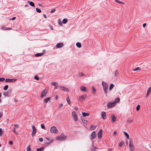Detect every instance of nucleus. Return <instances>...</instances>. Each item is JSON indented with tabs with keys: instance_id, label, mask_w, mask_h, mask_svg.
<instances>
[{
	"instance_id": "46",
	"label": "nucleus",
	"mask_w": 151,
	"mask_h": 151,
	"mask_svg": "<svg viewBox=\"0 0 151 151\" xmlns=\"http://www.w3.org/2000/svg\"><path fill=\"white\" fill-rule=\"evenodd\" d=\"M133 121V120L129 119H128V120L127 121V122H129V123H132Z\"/></svg>"
},
{
	"instance_id": "40",
	"label": "nucleus",
	"mask_w": 151,
	"mask_h": 151,
	"mask_svg": "<svg viewBox=\"0 0 151 151\" xmlns=\"http://www.w3.org/2000/svg\"><path fill=\"white\" fill-rule=\"evenodd\" d=\"M46 139H47V140H48L49 141V142H46V143H47V144H49L51 142H52V140H49V139L47 137L46 138Z\"/></svg>"
},
{
	"instance_id": "14",
	"label": "nucleus",
	"mask_w": 151,
	"mask_h": 151,
	"mask_svg": "<svg viewBox=\"0 0 151 151\" xmlns=\"http://www.w3.org/2000/svg\"><path fill=\"white\" fill-rule=\"evenodd\" d=\"M60 88L63 91H69L68 88L65 87L64 86H61L60 87Z\"/></svg>"
},
{
	"instance_id": "36",
	"label": "nucleus",
	"mask_w": 151,
	"mask_h": 151,
	"mask_svg": "<svg viewBox=\"0 0 151 151\" xmlns=\"http://www.w3.org/2000/svg\"><path fill=\"white\" fill-rule=\"evenodd\" d=\"M27 150V151H31V149L30 148V145H29L28 146Z\"/></svg>"
},
{
	"instance_id": "17",
	"label": "nucleus",
	"mask_w": 151,
	"mask_h": 151,
	"mask_svg": "<svg viewBox=\"0 0 151 151\" xmlns=\"http://www.w3.org/2000/svg\"><path fill=\"white\" fill-rule=\"evenodd\" d=\"M43 55V53H37L35 55V56L37 57L42 56Z\"/></svg>"
},
{
	"instance_id": "55",
	"label": "nucleus",
	"mask_w": 151,
	"mask_h": 151,
	"mask_svg": "<svg viewBox=\"0 0 151 151\" xmlns=\"http://www.w3.org/2000/svg\"><path fill=\"white\" fill-rule=\"evenodd\" d=\"M63 106V104H61L59 106V108H61V107H62Z\"/></svg>"
},
{
	"instance_id": "61",
	"label": "nucleus",
	"mask_w": 151,
	"mask_h": 151,
	"mask_svg": "<svg viewBox=\"0 0 151 151\" xmlns=\"http://www.w3.org/2000/svg\"><path fill=\"white\" fill-rule=\"evenodd\" d=\"M116 134H117V132H116V131L114 132L113 133L114 135H115Z\"/></svg>"
},
{
	"instance_id": "6",
	"label": "nucleus",
	"mask_w": 151,
	"mask_h": 151,
	"mask_svg": "<svg viewBox=\"0 0 151 151\" xmlns=\"http://www.w3.org/2000/svg\"><path fill=\"white\" fill-rule=\"evenodd\" d=\"M48 92V90L47 89H44L42 92L41 94V96L40 97L41 98H43L47 94Z\"/></svg>"
},
{
	"instance_id": "57",
	"label": "nucleus",
	"mask_w": 151,
	"mask_h": 151,
	"mask_svg": "<svg viewBox=\"0 0 151 151\" xmlns=\"http://www.w3.org/2000/svg\"><path fill=\"white\" fill-rule=\"evenodd\" d=\"M9 144L10 145H12L13 144V142L12 141H9Z\"/></svg>"
},
{
	"instance_id": "54",
	"label": "nucleus",
	"mask_w": 151,
	"mask_h": 151,
	"mask_svg": "<svg viewBox=\"0 0 151 151\" xmlns=\"http://www.w3.org/2000/svg\"><path fill=\"white\" fill-rule=\"evenodd\" d=\"M39 141L40 142H42L43 141V139L42 138H40L39 139Z\"/></svg>"
},
{
	"instance_id": "32",
	"label": "nucleus",
	"mask_w": 151,
	"mask_h": 151,
	"mask_svg": "<svg viewBox=\"0 0 151 151\" xmlns=\"http://www.w3.org/2000/svg\"><path fill=\"white\" fill-rule=\"evenodd\" d=\"M76 45L79 48H80L81 47V44L80 42H77L76 43Z\"/></svg>"
},
{
	"instance_id": "26",
	"label": "nucleus",
	"mask_w": 151,
	"mask_h": 151,
	"mask_svg": "<svg viewBox=\"0 0 151 151\" xmlns=\"http://www.w3.org/2000/svg\"><path fill=\"white\" fill-rule=\"evenodd\" d=\"M124 144V141H122L119 143V147H122L123 146V145Z\"/></svg>"
},
{
	"instance_id": "53",
	"label": "nucleus",
	"mask_w": 151,
	"mask_h": 151,
	"mask_svg": "<svg viewBox=\"0 0 151 151\" xmlns=\"http://www.w3.org/2000/svg\"><path fill=\"white\" fill-rule=\"evenodd\" d=\"M49 27H50V29H51L52 30H53V28L52 26L51 25H49Z\"/></svg>"
},
{
	"instance_id": "41",
	"label": "nucleus",
	"mask_w": 151,
	"mask_h": 151,
	"mask_svg": "<svg viewBox=\"0 0 151 151\" xmlns=\"http://www.w3.org/2000/svg\"><path fill=\"white\" fill-rule=\"evenodd\" d=\"M84 75V74L82 73H79L78 75V77H81L83 76Z\"/></svg>"
},
{
	"instance_id": "1",
	"label": "nucleus",
	"mask_w": 151,
	"mask_h": 151,
	"mask_svg": "<svg viewBox=\"0 0 151 151\" xmlns=\"http://www.w3.org/2000/svg\"><path fill=\"white\" fill-rule=\"evenodd\" d=\"M102 85L103 87V88L104 91L105 93L106 96H107V93H108V84L105 82L103 81L102 82Z\"/></svg>"
},
{
	"instance_id": "37",
	"label": "nucleus",
	"mask_w": 151,
	"mask_h": 151,
	"mask_svg": "<svg viewBox=\"0 0 151 151\" xmlns=\"http://www.w3.org/2000/svg\"><path fill=\"white\" fill-rule=\"evenodd\" d=\"M13 132L16 134L17 135L18 134V132L16 131L15 130V129L14 127L13 129Z\"/></svg>"
},
{
	"instance_id": "20",
	"label": "nucleus",
	"mask_w": 151,
	"mask_h": 151,
	"mask_svg": "<svg viewBox=\"0 0 151 151\" xmlns=\"http://www.w3.org/2000/svg\"><path fill=\"white\" fill-rule=\"evenodd\" d=\"M82 114L84 117H85L86 116H89V114L88 113H86L85 112H83L82 113Z\"/></svg>"
},
{
	"instance_id": "58",
	"label": "nucleus",
	"mask_w": 151,
	"mask_h": 151,
	"mask_svg": "<svg viewBox=\"0 0 151 151\" xmlns=\"http://www.w3.org/2000/svg\"><path fill=\"white\" fill-rule=\"evenodd\" d=\"M146 23H144L143 24V26L144 27H145V26H146Z\"/></svg>"
},
{
	"instance_id": "2",
	"label": "nucleus",
	"mask_w": 151,
	"mask_h": 151,
	"mask_svg": "<svg viewBox=\"0 0 151 151\" xmlns=\"http://www.w3.org/2000/svg\"><path fill=\"white\" fill-rule=\"evenodd\" d=\"M66 137L65 136L64 134H62L59 136H58L56 137L57 140L59 141H62L65 140L66 139Z\"/></svg>"
},
{
	"instance_id": "13",
	"label": "nucleus",
	"mask_w": 151,
	"mask_h": 151,
	"mask_svg": "<svg viewBox=\"0 0 151 151\" xmlns=\"http://www.w3.org/2000/svg\"><path fill=\"white\" fill-rule=\"evenodd\" d=\"M64 46V45L62 43H58L56 45V47L58 48H60L63 47Z\"/></svg>"
},
{
	"instance_id": "38",
	"label": "nucleus",
	"mask_w": 151,
	"mask_h": 151,
	"mask_svg": "<svg viewBox=\"0 0 151 151\" xmlns=\"http://www.w3.org/2000/svg\"><path fill=\"white\" fill-rule=\"evenodd\" d=\"M3 133V132L2 131L1 128H0V136H2Z\"/></svg>"
},
{
	"instance_id": "44",
	"label": "nucleus",
	"mask_w": 151,
	"mask_h": 151,
	"mask_svg": "<svg viewBox=\"0 0 151 151\" xmlns=\"http://www.w3.org/2000/svg\"><path fill=\"white\" fill-rule=\"evenodd\" d=\"M5 80L4 78H0V82H3Z\"/></svg>"
},
{
	"instance_id": "31",
	"label": "nucleus",
	"mask_w": 151,
	"mask_h": 151,
	"mask_svg": "<svg viewBox=\"0 0 151 151\" xmlns=\"http://www.w3.org/2000/svg\"><path fill=\"white\" fill-rule=\"evenodd\" d=\"M68 22V20L67 19H64L62 21V22L64 24H65L67 23Z\"/></svg>"
},
{
	"instance_id": "51",
	"label": "nucleus",
	"mask_w": 151,
	"mask_h": 151,
	"mask_svg": "<svg viewBox=\"0 0 151 151\" xmlns=\"http://www.w3.org/2000/svg\"><path fill=\"white\" fill-rule=\"evenodd\" d=\"M52 85H53L54 86H56V84H57V83L55 82H53L52 83Z\"/></svg>"
},
{
	"instance_id": "48",
	"label": "nucleus",
	"mask_w": 151,
	"mask_h": 151,
	"mask_svg": "<svg viewBox=\"0 0 151 151\" xmlns=\"http://www.w3.org/2000/svg\"><path fill=\"white\" fill-rule=\"evenodd\" d=\"M41 128H42V129H45V126L43 124H41Z\"/></svg>"
},
{
	"instance_id": "43",
	"label": "nucleus",
	"mask_w": 151,
	"mask_h": 151,
	"mask_svg": "<svg viewBox=\"0 0 151 151\" xmlns=\"http://www.w3.org/2000/svg\"><path fill=\"white\" fill-rule=\"evenodd\" d=\"M7 27L3 26L1 27V29L3 30H7Z\"/></svg>"
},
{
	"instance_id": "52",
	"label": "nucleus",
	"mask_w": 151,
	"mask_h": 151,
	"mask_svg": "<svg viewBox=\"0 0 151 151\" xmlns=\"http://www.w3.org/2000/svg\"><path fill=\"white\" fill-rule=\"evenodd\" d=\"M55 9H53L50 12L51 13H52L55 12Z\"/></svg>"
},
{
	"instance_id": "12",
	"label": "nucleus",
	"mask_w": 151,
	"mask_h": 151,
	"mask_svg": "<svg viewBox=\"0 0 151 151\" xmlns=\"http://www.w3.org/2000/svg\"><path fill=\"white\" fill-rule=\"evenodd\" d=\"M111 121L112 123L115 122L116 120V117L114 115L112 114L111 116Z\"/></svg>"
},
{
	"instance_id": "39",
	"label": "nucleus",
	"mask_w": 151,
	"mask_h": 151,
	"mask_svg": "<svg viewBox=\"0 0 151 151\" xmlns=\"http://www.w3.org/2000/svg\"><path fill=\"white\" fill-rule=\"evenodd\" d=\"M36 10L37 12L38 13H40L41 12V10L40 9L38 8H36Z\"/></svg>"
},
{
	"instance_id": "56",
	"label": "nucleus",
	"mask_w": 151,
	"mask_h": 151,
	"mask_svg": "<svg viewBox=\"0 0 151 151\" xmlns=\"http://www.w3.org/2000/svg\"><path fill=\"white\" fill-rule=\"evenodd\" d=\"M75 109L76 110V111H78V108L77 106H75Z\"/></svg>"
},
{
	"instance_id": "5",
	"label": "nucleus",
	"mask_w": 151,
	"mask_h": 151,
	"mask_svg": "<svg viewBox=\"0 0 151 151\" xmlns=\"http://www.w3.org/2000/svg\"><path fill=\"white\" fill-rule=\"evenodd\" d=\"M72 114L74 120L75 121H77L78 120V116L76 115V112L74 111H73L72 112Z\"/></svg>"
},
{
	"instance_id": "60",
	"label": "nucleus",
	"mask_w": 151,
	"mask_h": 151,
	"mask_svg": "<svg viewBox=\"0 0 151 151\" xmlns=\"http://www.w3.org/2000/svg\"><path fill=\"white\" fill-rule=\"evenodd\" d=\"M16 17H13L12 19H10V20H14L15 19H16Z\"/></svg>"
},
{
	"instance_id": "49",
	"label": "nucleus",
	"mask_w": 151,
	"mask_h": 151,
	"mask_svg": "<svg viewBox=\"0 0 151 151\" xmlns=\"http://www.w3.org/2000/svg\"><path fill=\"white\" fill-rule=\"evenodd\" d=\"M14 128H15V129L18 128L19 127V126L18 125L16 124H14Z\"/></svg>"
},
{
	"instance_id": "34",
	"label": "nucleus",
	"mask_w": 151,
	"mask_h": 151,
	"mask_svg": "<svg viewBox=\"0 0 151 151\" xmlns=\"http://www.w3.org/2000/svg\"><path fill=\"white\" fill-rule=\"evenodd\" d=\"M115 1L116 2L121 4H124V3L122 1H120L119 0H115Z\"/></svg>"
},
{
	"instance_id": "8",
	"label": "nucleus",
	"mask_w": 151,
	"mask_h": 151,
	"mask_svg": "<svg viewBox=\"0 0 151 151\" xmlns=\"http://www.w3.org/2000/svg\"><path fill=\"white\" fill-rule=\"evenodd\" d=\"M115 106V104L114 102H109L107 104V107L109 108H111Z\"/></svg>"
},
{
	"instance_id": "21",
	"label": "nucleus",
	"mask_w": 151,
	"mask_h": 151,
	"mask_svg": "<svg viewBox=\"0 0 151 151\" xmlns=\"http://www.w3.org/2000/svg\"><path fill=\"white\" fill-rule=\"evenodd\" d=\"M81 90L83 91H86V88L84 86H82L81 87Z\"/></svg>"
},
{
	"instance_id": "35",
	"label": "nucleus",
	"mask_w": 151,
	"mask_h": 151,
	"mask_svg": "<svg viewBox=\"0 0 151 151\" xmlns=\"http://www.w3.org/2000/svg\"><path fill=\"white\" fill-rule=\"evenodd\" d=\"M118 72L117 70H116L115 72V76L116 77H118Z\"/></svg>"
},
{
	"instance_id": "25",
	"label": "nucleus",
	"mask_w": 151,
	"mask_h": 151,
	"mask_svg": "<svg viewBox=\"0 0 151 151\" xmlns=\"http://www.w3.org/2000/svg\"><path fill=\"white\" fill-rule=\"evenodd\" d=\"M66 100H67V102H68V103L69 104H70V103H71V102H70V98H69V97L68 96L67 97Z\"/></svg>"
},
{
	"instance_id": "9",
	"label": "nucleus",
	"mask_w": 151,
	"mask_h": 151,
	"mask_svg": "<svg viewBox=\"0 0 151 151\" xmlns=\"http://www.w3.org/2000/svg\"><path fill=\"white\" fill-rule=\"evenodd\" d=\"M32 136H34L36 132V129L34 125L32 126Z\"/></svg>"
},
{
	"instance_id": "29",
	"label": "nucleus",
	"mask_w": 151,
	"mask_h": 151,
	"mask_svg": "<svg viewBox=\"0 0 151 151\" xmlns=\"http://www.w3.org/2000/svg\"><path fill=\"white\" fill-rule=\"evenodd\" d=\"M96 127V126L94 125H92L91 126L90 129L91 130H93L95 129Z\"/></svg>"
},
{
	"instance_id": "16",
	"label": "nucleus",
	"mask_w": 151,
	"mask_h": 151,
	"mask_svg": "<svg viewBox=\"0 0 151 151\" xmlns=\"http://www.w3.org/2000/svg\"><path fill=\"white\" fill-rule=\"evenodd\" d=\"M151 92V86L148 89L147 92V95L146 96V97H147L150 94V93Z\"/></svg>"
},
{
	"instance_id": "42",
	"label": "nucleus",
	"mask_w": 151,
	"mask_h": 151,
	"mask_svg": "<svg viewBox=\"0 0 151 151\" xmlns=\"http://www.w3.org/2000/svg\"><path fill=\"white\" fill-rule=\"evenodd\" d=\"M8 88V85H6L4 87V90H7Z\"/></svg>"
},
{
	"instance_id": "50",
	"label": "nucleus",
	"mask_w": 151,
	"mask_h": 151,
	"mask_svg": "<svg viewBox=\"0 0 151 151\" xmlns=\"http://www.w3.org/2000/svg\"><path fill=\"white\" fill-rule=\"evenodd\" d=\"M140 68L139 67H137L135 68L134 70H133L134 71H136L137 70H140Z\"/></svg>"
},
{
	"instance_id": "62",
	"label": "nucleus",
	"mask_w": 151,
	"mask_h": 151,
	"mask_svg": "<svg viewBox=\"0 0 151 151\" xmlns=\"http://www.w3.org/2000/svg\"><path fill=\"white\" fill-rule=\"evenodd\" d=\"M99 132L101 133H102V129H101L100 131Z\"/></svg>"
},
{
	"instance_id": "64",
	"label": "nucleus",
	"mask_w": 151,
	"mask_h": 151,
	"mask_svg": "<svg viewBox=\"0 0 151 151\" xmlns=\"http://www.w3.org/2000/svg\"><path fill=\"white\" fill-rule=\"evenodd\" d=\"M43 16H44V17H45V19H46L47 18V17H46V15H45V14H43Z\"/></svg>"
},
{
	"instance_id": "22",
	"label": "nucleus",
	"mask_w": 151,
	"mask_h": 151,
	"mask_svg": "<svg viewBox=\"0 0 151 151\" xmlns=\"http://www.w3.org/2000/svg\"><path fill=\"white\" fill-rule=\"evenodd\" d=\"M114 87V85L113 84H111L109 87V90H111Z\"/></svg>"
},
{
	"instance_id": "28",
	"label": "nucleus",
	"mask_w": 151,
	"mask_h": 151,
	"mask_svg": "<svg viewBox=\"0 0 151 151\" xmlns=\"http://www.w3.org/2000/svg\"><path fill=\"white\" fill-rule=\"evenodd\" d=\"M44 147H42L41 148H37V149L36 151H43L44 150Z\"/></svg>"
},
{
	"instance_id": "63",
	"label": "nucleus",
	"mask_w": 151,
	"mask_h": 151,
	"mask_svg": "<svg viewBox=\"0 0 151 151\" xmlns=\"http://www.w3.org/2000/svg\"><path fill=\"white\" fill-rule=\"evenodd\" d=\"M58 95H56V96H55V98H56V100H57V99H58Z\"/></svg>"
},
{
	"instance_id": "18",
	"label": "nucleus",
	"mask_w": 151,
	"mask_h": 151,
	"mask_svg": "<svg viewBox=\"0 0 151 151\" xmlns=\"http://www.w3.org/2000/svg\"><path fill=\"white\" fill-rule=\"evenodd\" d=\"M27 3L29 4V5L32 7H34L35 6V4L33 2L31 1H27Z\"/></svg>"
},
{
	"instance_id": "47",
	"label": "nucleus",
	"mask_w": 151,
	"mask_h": 151,
	"mask_svg": "<svg viewBox=\"0 0 151 151\" xmlns=\"http://www.w3.org/2000/svg\"><path fill=\"white\" fill-rule=\"evenodd\" d=\"M34 78L37 80H39V78L38 76H34Z\"/></svg>"
},
{
	"instance_id": "30",
	"label": "nucleus",
	"mask_w": 151,
	"mask_h": 151,
	"mask_svg": "<svg viewBox=\"0 0 151 151\" xmlns=\"http://www.w3.org/2000/svg\"><path fill=\"white\" fill-rule=\"evenodd\" d=\"M98 135L99 138V139H101L102 137V133H100L98 132Z\"/></svg>"
},
{
	"instance_id": "24",
	"label": "nucleus",
	"mask_w": 151,
	"mask_h": 151,
	"mask_svg": "<svg viewBox=\"0 0 151 151\" xmlns=\"http://www.w3.org/2000/svg\"><path fill=\"white\" fill-rule=\"evenodd\" d=\"M50 98H51L50 97V98L47 97V98H46L45 99H44V102L45 103H47L48 102V101H49L50 100Z\"/></svg>"
},
{
	"instance_id": "59",
	"label": "nucleus",
	"mask_w": 151,
	"mask_h": 151,
	"mask_svg": "<svg viewBox=\"0 0 151 151\" xmlns=\"http://www.w3.org/2000/svg\"><path fill=\"white\" fill-rule=\"evenodd\" d=\"M7 30H10L12 29V28L10 27H7Z\"/></svg>"
},
{
	"instance_id": "4",
	"label": "nucleus",
	"mask_w": 151,
	"mask_h": 151,
	"mask_svg": "<svg viewBox=\"0 0 151 151\" xmlns=\"http://www.w3.org/2000/svg\"><path fill=\"white\" fill-rule=\"evenodd\" d=\"M129 147L131 151L134 150V146H133V142L132 139H130L129 143Z\"/></svg>"
},
{
	"instance_id": "27",
	"label": "nucleus",
	"mask_w": 151,
	"mask_h": 151,
	"mask_svg": "<svg viewBox=\"0 0 151 151\" xmlns=\"http://www.w3.org/2000/svg\"><path fill=\"white\" fill-rule=\"evenodd\" d=\"M96 91V89L94 88L93 86H92V93L93 94H94L95 93Z\"/></svg>"
},
{
	"instance_id": "15",
	"label": "nucleus",
	"mask_w": 151,
	"mask_h": 151,
	"mask_svg": "<svg viewBox=\"0 0 151 151\" xmlns=\"http://www.w3.org/2000/svg\"><path fill=\"white\" fill-rule=\"evenodd\" d=\"M96 137V135L95 134V131H93L91 134V139L92 140H93V139L95 138Z\"/></svg>"
},
{
	"instance_id": "3",
	"label": "nucleus",
	"mask_w": 151,
	"mask_h": 151,
	"mask_svg": "<svg viewBox=\"0 0 151 151\" xmlns=\"http://www.w3.org/2000/svg\"><path fill=\"white\" fill-rule=\"evenodd\" d=\"M50 132L52 133L57 134L58 132V130L55 126H53L50 128Z\"/></svg>"
},
{
	"instance_id": "45",
	"label": "nucleus",
	"mask_w": 151,
	"mask_h": 151,
	"mask_svg": "<svg viewBox=\"0 0 151 151\" xmlns=\"http://www.w3.org/2000/svg\"><path fill=\"white\" fill-rule=\"evenodd\" d=\"M140 107V106L139 105H138L136 107V110L138 111L139 110Z\"/></svg>"
},
{
	"instance_id": "19",
	"label": "nucleus",
	"mask_w": 151,
	"mask_h": 151,
	"mask_svg": "<svg viewBox=\"0 0 151 151\" xmlns=\"http://www.w3.org/2000/svg\"><path fill=\"white\" fill-rule=\"evenodd\" d=\"M120 101V98H116L114 100V101H113L115 104L119 102Z\"/></svg>"
},
{
	"instance_id": "11",
	"label": "nucleus",
	"mask_w": 151,
	"mask_h": 151,
	"mask_svg": "<svg viewBox=\"0 0 151 151\" xmlns=\"http://www.w3.org/2000/svg\"><path fill=\"white\" fill-rule=\"evenodd\" d=\"M101 116L102 118L104 120H105L106 118V113L105 111H103L101 113Z\"/></svg>"
},
{
	"instance_id": "10",
	"label": "nucleus",
	"mask_w": 151,
	"mask_h": 151,
	"mask_svg": "<svg viewBox=\"0 0 151 151\" xmlns=\"http://www.w3.org/2000/svg\"><path fill=\"white\" fill-rule=\"evenodd\" d=\"M16 80L17 79H6L5 82H13Z\"/></svg>"
},
{
	"instance_id": "33",
	"label": "nucleus",
	"mask_w": 151,
	"mask_h": 151,
	"mask_svg": "<svg viewBox=\"0 0 151 151\" xmlns=\"http://www.w3.org/2000/svg\"><path fill=\"white\" fill-rule=\"evenodd\" d=\"M124 134L125 136H126L127 137V138L128 139H129V134L126 132H124Z\"/></svg>"
},
{
	"instance_id": "7",
	"label": "nucleus",
	"mask_w": 151,
	"mask_h": 151,
	"mask_svg": "<svg viewBox=\"0 0 151 151\" xmlns=\"http://www.w3.org/2000/svg\"><path fill=\"white\" fill-rule=\"evenodd\" d=\"M87 95L86 94H84L80 96L78 99V101H81L84 100L86 98Z\"/></svg>"
},
{
	"instance_id": "23",
	"label": "nucleus",
	"mask_w": 151,
	"mask_h": 151,
	"mask_svg": "<svg viewBox=\"0 0 151 151\" xmlns=\"http://www.w3.org/2000/svg\"><path fill=\"white\" fill-rule=\"evenodd\" d=\"M81 119L82 122L84 124H87L88 122L87 120H84V119H82V118H81Z\"/></svg>"
}]
</instances>
